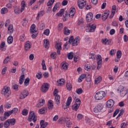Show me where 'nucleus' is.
Wrapping results in <instances>:
<instances>
[{
  "label": "nucleus",
  "mask_w": 128,
  "mask_h": 128,
  "mask_svg": "<svg viewBox=\"0 0 128 128\" xmlns=\"http://www.w3.org/2000/svg\"><path fill=\"white\" fill-rule=\"evenodd\" d=\"M80 38L79 36H76L74 39V36H71L69 38L68 42L70 44H72V46H76L80 44Z\"/></svg>",
  "instance_id": "1"
},
{
  "label": "nucleus",
  "mask_w": 128,
  "mask_h": 128,
  "mask_svg": "<svg viewBox=\"0 0 128 128\" xmlns=\"http://www.w3.org/2000/svg\"><path fill=\"white\" fill-rule=\"evenodd\" d=\"M1 94L2 96H4L6 98H10V94H12V92H10V88L4 86L1 91Z\"/></svg>",
  "instance_id": "2"
},
{
  "label": "nucleus",
  "mask_w": 128,
  "mask_h": 128,
  "mask_svg": "<svg viewBox=\"0 0 128 128\" xmlns=\"http://www.w3.org/2000/svg\"><path fill=\"white\" fill-rule=\"evenodd\" d=\"M104 96H106V92L104 91H99L96 94L94 98L97 100H100Z\"/></svg>",
  "instance_id": "3"
},
{
  "label": "nucleus",
  "mask_w": 128,
  "mask_h": 128,
  "mask_svg": "<svg viewBox=\"0 0 128 128\" xmlns=\"http://www.w3.org/2000/svg\"><path fill=\"white\" fill-rule=\"evenodd\" d=\"M88 28L86 29V32H94L96 28V25L92 23L87 24Z\"/></svg>",
  "instance_id": "4"
},
{
  "label": "nucleus",
  "mask_w": 128,
  "mask_h": 128,
  "mask_svg": "<svg viewBox=\"0 0 128 128\" xmlns=\"http://www.w3.org/2000/svg\"><path fill=\"white\" fill-rule=\"evenodd\" d=\"M118 92H120V96L124 97L128 94V89L124 88V87L120 86L118 88Z\"/></svg>",
  "instance_id": "5"
},
{
  "label": "nucleus",
  "mask_w": 128,
  "mask_h": 128,
  "mask_svg": "<svg viewBox=\"0 0 128 128\" xmlns=\"http://www.w3.org/2000/svg\"><path fill=\"white\" fill-rule=\"evenodd\" d=\"M36 116L34 112L30 111L28 118V120L30 122H36Z\"/></svg>",
  "instance_id": "6"
},
{
  "label": "nucleus",
  "mask_w": 128,
  "mask_h": 128,
  "mask_svg": "<svg viewBox=\"0 0 128 128\" xmlns=\"http://www.w3.org/2000/svg\"><path fill=\"white\" fill-rule=\"evenodd\" d=\"M58 89H54V96H55L54 102L56 104H60V96L58 94Z\"/></svg>",
  "instance_id": "7"
},
{
  "label": "nucleus",
  "mask_w": 128,
  "mask_h": 128,
  "mask_svg": "<svg viewBox=\"0 0 128 128\" xmlns=\"http://www.w3.org/2000/svg\"><path fill=\"white\" fill-rule=\"evenodd\" d=\"M97 60V70H100L102 68V59L100 55H98L96 58Z\"/></svg>",
  "instance_id": "8"
},
{
  "label": "nucleus",
  "mask_w": 128,
  "mask_h": 128,
  "mask_svg": "<svg viewBox=\"0 0 128 128\" xmlns=\"http://www.w3.org/2000/svg\"><path fill=\"white\" fill-rule=\"evenodd\" d=\"M102 108H104L102 104H99L94 108V112H100Z\"/></svg>",
  "instance_id": "9"
},
{
  "label": "nucleus",
  "mask_w": 128,
  "mask_h": 128,
  "mask_svg": "<svg viewBox=\"0 0 128 128\" xmlns=\"http://www.w3.org/2000/svg\"><path fill=\"white\" fill-rule=\"evenodd\" d=\"M70 104H72V96H69L67 100L66 104H63L62 108H64V110L68 108L70 106Z\"/></svg>",
  "instance_id": "10"
},
{
  "label": "nucleus",
  "mask_w": 128,
  "mask_h": 128,
  "mask_svg": "<svg viewBox=\"0 0 128 128\" xmlns=\"http://www.w3.org/2000/svg\"><path fill=\"white\" fill-rule=\"evenodd\" d=\"M49 86L50 84L48 83H44V85H42L41 88V91L42 92H46L47 90H48Z\"/></svg>",
  "instance_id": "11"
},
{
  "label": "nucleus",
  "mask_w": 128,
  "mask_h": 128,
  "mask_svg": "<svg viewBox=\"0 0 128 128\" xmlns=\"http://www.w3.org/2000/svg\"><path fill=\"white\" fill-rule=\"evenodd\" d=\"M108 16H110V11L108 10H104L102 16V20H106L108 18Z\"/></svg>",
  "instance_id": "12"
},
{
  "label": "nucleus",
  "mask_w": 128,
  "mask_h": 128,
  "mask_svg": "<svg viewBox=\"0 0 128 128\" xmlns=\"http://www.w3.org/2000/svg\"><path fill=\"white\" fill-rule=\"evenodd\" d=\"M114 104V101L112 100H109L106 102V106L108 108H112Z\"/></svg>",
  "instance_id": "13"
},
{
  "label": "nucleus",
  "mask_w": 128,
  "mask_h": 128,
  "mask_svg": "<svg viewBox=\"0 0 128 128\" xmlns=\"http://www.w3.org/2000/svg\"><path fill=\"white\" fill-rule=\"evenodd\" d=\"M94 18V15L92 13L89 12L86 16V20L88 22H90L92 20V18Z\"/></svg>",
  "instance_id": "14"
},
{
  "label": "nucleus",
  "mask_w": 128,
  "mask_h": 128,
  "mask_svg": "<svg viewBox=\"0 0 128 128\" xmlns=\"http://www.w3.org/2000/svg\"><path fill=\"white\" fill-rule=\"evenodd\" d=\"M28 96V91L24 90L20 94V100H24V98H26Z\"/></svg>",
  "instance_id": "15"
},
{
  "label": "nucleus",
  "mask_w": 128,
  "mask_h": 128,
  "mask_svg": "<svg viewBox=\"0 0 128 128\" xmlns=\"http://www.w3.org/2000/svg\"><path fill=\"white\" fill-rule=\"evenodd\" d=\"M86 1H84V2L82 1H78V4L79 8H84V5H86Z\"/></svg>",
  "instance_id": "16"
},
{
  "label": "nucleus",
  "mask_w": 128,
  "mask_h": 128,
  "mask_svg": "<svg viewBox=\"0 0 128 128\" xmlns=\"http://www.w3.org/2000/svg\"><path fill=\"white\" fill-rule=\"evenodd\" d=\"M48 122H45L44 120H41L40 122V128H46L48 126Z\"/></svg>",
  "instance_id": "17"
},
{
  "label": "nucleus",
  "mask_w": 128,
  "mask_h": 128,
  "mask_svg": "<svg viewBox=\"0 0 128 128\" xmlns=\"http://www.w3.org/2000/svg\"><path fill=\"white\" fill-rule=\"evenodd\" d=\"M74 14H76V8H71L69 10L68 16L72 18L74 16Z\"/></svg>",
  "instance_id": "18"
},
{
  "label": "nucleus",
  "mask_w": 128,
  "mask_h": 128,
  "mask_svg": "<svg viewBox=\"0 0 128 128\" xmlns=\"http://www.w3.org/2000/svg\"><path fill=\"white\" fill-rule=\"evenodd\" d=\"M31 46L30 41L26 42L24 44L25 50H30Z\"/></svg>",
  "instance_id": "19"
},
{
  "label": "nucleus",
  "mask_w": 128,
  "mask_h": 128,
  "mask_svg": "<svg viewBox=\"0 0 128 128\" xmlns=\"http://www.w3.org/2000/svg\"><path fill=\"white\" fill-rule=\"evenodd\" d=\"M61 66L62 70H66L68 68V63L62 62L61 64Z\"/></svg>",
  "instance_id": "20"
},
{
  "label": "nucleus",
  "mask_w": 128,
  "mask_h": 128,
  "mask_svg": "<svg viewBox=\"0 0 128 128\" xmlns=\"http://www.w3.org/2000/svg\"><path fill=\"white\" fill-rule=\"evenodd\" d=\"M44 46L47 50L50 48V41L48 39L44 40Z\"/></svg>",
  "instance_id": "21"
},
{
  "label": "nucleus",
  "mask_w": 128,
  "mask_h": 128,
  "mask_svg": "<svg viewBox=\"0 0 128 128\" xmlns=\"http://www.w3.org/2000/svg\"><path fill=\"white\" fill-rule=\"evenodd\" d=\"M47 112H48V108H46V107L43 108L39 110V112L40 114H46Z\"/></svg>",
  "instance_id": "22"
},
{
  "label": "nucleus",
  "mask_w": 128,
  "mask_h": 128,
  "mask_svg": "<svg viewBox=\"0 0 128 128\" xmlns=\"http://www.w3.org/2000/svg\"><path fill=\"white\" fill-rule=\"evenodd\" d=\"M30 32L31 34H36V24H33L30 26Z\"/></svg>",
  "instance_id": "23"
},
{
  "label": "nucleus",
  "mask_w": 128,
  "mask_h": 128,
  "mask_svg": "<svg viewBox=\"0 0 128 128\" xmlns=\"http://www.w3.org/2000/svg\"><path fill=\"white\" fill-rule=\"evenodd\" d=\"M102 76H98V78H96L94 80V84H98L102 82Z\"/></svg>",
  "instance_id": "24"
},
{
  "label": "nucleus",
  "mask_w": 128,
  "mask_h": 128,
  "mask_svg": "<svg viewBox=\"0 0 128 128\" xmlns=\"http://www.w3.org/2000/svg\"><path fill=\"white\" fill-rule=\"evenodd\" d=\"M8 34H12L14 32V26H12V25H10L8 26Z\"/></svg>",
  "instance_id": "25"
},
{
  "label": "nucleus",
  "mask_w": 128,
  "mask_h": 128,
  "mask_svg": "<svg viewBox=\"0 0 128 128\" xmlns=\"http://www.w3.org/2000/svg\"><path fill=\"white\" fill-rule=\"evenodd\" d=\"M21 10L20 12H22L24 10V8H26V1L22 0L21 2Z\"/></svg>",
  "instance_id": "26"
},
{
  "label": "nucleus",
  "mask_w": 128,
  "mask_h": 128,
  "mask_svg": "<svg viewBox=\"0 0 128 128\" xmlns=\"http://www.w3.org/2000/svg\"><path fill=\"white\" fill-rule=\"evenodd\" d=\"M48 110H52V108H54V104H52V100H48Z\"/></svg>",
  "instance_id": "27"
},
{
  "label": "nucleus",
  "mask_w": 128,
  "mask_h": 128,
  "mask_svg": "<svg viewBox=\"0 0 128 128\" xmlns=\"http://www.w3.org/2000/svg\"><path fill=\"white\" fill-rule=\"evenodd\" d=\"M86 78V74H82L78 79V82H82V80H84Z\"/></svg>",
  "instance_id": "28"
},
{
  "label": "nucleus",
  "mask_w": 128,
  "mask_h": 128,
  "mask_svg": "<svg viewBox=\"0 0 128 128\" xmlns=\"http://www.w3.org/2000/svg\"><path fill=\"white\" fill-rule=\"evenodd\" d=\"M80 105H78V103H75L72 106V110H76H76H78V108H80Z\"/></svg>",
  "instance_id": "29"
},
{
  "label": "nucleus",
  "mask_w": 128,
  "mask_h": 128,
  "mask_svg": "<svg viewBox=\"0 0 128 128\" xmlns=\"http://www.w3.org/2000/svg\"><path fill=\"white\" fill-rule=\"evenodd\" d=\"M64 34L68 36L70 34V30H68L67 27H64Z\"/></svg>",
  "instance_id": "30"
},
{
  "label": "nucleus",
  "mask_w": 128,
  "mask_h": 128,
  "mask_svg": "<svg viewBox=\"0 0 128 128\" xmlns=\"http://www.w3.org/2000/svg\"><path fill=\"white\" fill-rule=\"evenodd\" d=\"M57 82L59 86H62L64 84V78L60 79L57 81Z\"/></svg>",
  "instance_id": "31"
},
{
  "label": "nucleus",
  "mask_w": 128,
  "mask_h": 128,
  "mask_svg": "<svg viewBox=\"0 0 128 128\" xmlns=\"http://www.w3.org/2000/svg\"><path fill=\"white\" fill-rule=\"evenodd\" d=\"M102 42L104 44H110V40H108V39L106 38L104 39H102Z\"/></svg>",
  "instance_id": "32"
},
{
  "label": "nucleus",
  "mask_w": 128,
  "mask_h": 128,
  "mask_svg": "<svg viewBox=\"0 0 128 128\" xmlns=\"http://www.w3.org/2000/svg\"><path fill=\"white\" fill-rule=\"evenodd\" d=\"M24 78H25L24 74H23L20 76V80H19L20 84H22V83L24 82Z\"/></svg>",
  "instance_id": "33"
},
{
  "label": "nucleus",
  "mask_w": 128,
  "mask_h": 128,
  "mask_svg": "<svg viewBox=\"0 0 128 128\" xmlns=\"http://www.w3.org/2000/svg\"><path fill=\"white\" fill-rule=\"evenodd\" d=\"M64 122H66L67 128H70V126H72V122H70V120H66L65 119L64 120Z\"/></svg>",
  "instance_id": "34"
},
{
  "label": "nucleus",
  "mask_w": 128,
  "mask_h": 128,
  "mask_svg": "<svg viewBox=\"0 0 128 128\" xmlns=\"http://www.w3.org/2000/svg\"><path fill=\"white\" fill-rule=\"evenodd\" d=\"M9 62H10V58L8 56L4 60L3 63L6 64H8Z\"/></svg>",
  "instance_id": "35"
},
{
  "label": "nucleus",
  "mask_w": 128,
  "mask_h": 128,
  "mask_svg": "<svg viewBox=\"0 0 128 128\" xmlns=\"http://www.w3.org/2000/svg\"><path fill=\"white\" fill-rule=\"evenodd\" d=\"M8 120L11 126H14V124H16V119H8Z\"/></svg>",
  "instance_id": "36"
},
{
  "label": "nucleus",
  "mask_w": 128,
  "mask_h": 128,
  "mask_svg": "<svg viewBox=\"0 0 128 128\" xmlns=\"http://www.w3.org/2000/svg\"><path fill=\"white\" fill-rule=\"evenodd\" d=\"M12 42H14V38L12 36H10L8 38V42L9 44H12Z\"/></svg>",
  "instance_id": "37"
},
{
  "label": "nucleus",
  "mask_w": 128,
  "mask_h": 128,
  "mask_svg": "<svg viewBox=\"0 0 128 128\" xmlns=\"http://www.w3.org/2000/svg\"><path fill=\"white\" fill-rule=\"evenodd\" d=\"M64 9H61L59 12L56 14V16H62V14H64Z\"/></svg>",
  "instance_id": "38"
},
{
  "label": "nucleus",
  "mask_w": 128,
  "mask_h": 128,
  "mask_svg": "<svg viewBox=\"0 0 128 128\" xmlns=\"http://www.w3.org/2000/svg\"><path fill=\"white\" fill-rule=\"evenodd\" d=\"M8 12V10L6 8H4L1 10V14H6Z\"/></svg>",
  "instance_id": "39"
},
{
  "label": "nucleus",
  "mask_w": 128,
  "mask_h": 128,
  "mask_svg": "<svg viewBox=\"0 0 128 128\" xmlns=\"http://www.w3.org/2000/svg\"><path fill=\"white\" fill-rule=\"evenodd\" d=\"M56 50H62V44L60 42H57L56 44Z\"/></svg>",
  "instance_id": "40"
},
{
  "label": "nucleus",
  "mask_w": 128,
  "mask_h": 128,
  "mask_svg": "<svg viewBox=\"0 0 128 128\" xmlns=\"http://www.w3.org/2000/svg\"><path fill=\"white\" fill-rule=\"evenodd\" d=\"M68 60H72V58H74V52H70L68 54Z\"/></svg>",
  "instance_id": "41"
},
{
  "label": "nucleus",
  "mask_w": 128,
  "mask_h": 128,
  "mask_svg": "<svg viewBox=\"0 0 128 128\" xmlns=\"http://www.w3.org/2000/svg\"><path fill=\"white\" fill-rule=\"evenodd\" d=\"M10 122L8 121V120H7L6 122H4V128H8V126H10Z\"/></svg>",
  "instance_id": "42"
},
{
  "label": "nucleus",
  "mask_w": 128,
  "mask_h": 128,
  "mask_svg": "<svg viewBox=\"0 0 128 128\" xmlns=\"http://www.w3.org/2000/svg\"><path fill=\"white\" fill-rule=\"evenodd\" d=\"M30 78H27L25 79V81L24 82V86H28V84H30Z\"/></svg>",
  "instance_id": "43"
},
{
  "label": "nucleus",
  "mask_w": 128,
  "mask_h": 128,
  "mask_svg": "<svg viewBox=\"0 0 128 128\" xmlns=\"http://www.w3.org/2000/svg\"><path fill=\"white\" fill-rule=\"evenodd\" d=\"M36 78L38 80H40V78H42V72L37 73L36 74Z\"/></svg>",
  "instance_id": "44"
},
{
  "label": "nucleus",
  "mask_w": 128,
  "mask_h": 128,
  "mask_svg": "<svg viewBox=\"0 0 128 128\" xmlns=\"http://www.w3.org/2000/svg\"><path fill=\"white\" fill-rule=\"evenodd\" d=\"M42 70H46V61H44V60H42Z\"/></svg>",
  "instance_id": "45"
},
{
  "label": "nucleus",
  "mask_w": 128,
  "mask_h": 128,
  "mask_svg": "<svg viewBox=\"0 0 128 128\" xmlns=\"http://www.w3.org/2000/svg\"><path fill=\"white\" fill-rule=\"evenodd\" d=\"M20 9L18 8V7H16L14 8V12L16 14H20Z\"/></svg>",
  "instance_id": "46"
},
{
  "label": "nucleus",
  "mask_w": 128,
  "mask_h": 128,
  "mask_svg": "<svg viewBox=\"0 0 128 128\" xmlns=\"http://www.w3.org/2000/svg\"><path fill=\"white\" fill-rule=\"evenodd\" d=\"M54 0H49L48 2L47 3L48 6H52L54 3Z\"/></svg>",
  "instance_id": "47"
},
{
  "label": "nucleus",
  "mask_w": 128,
  "mask_h": 128,
  "mask_svg": "<svg viewBox=\"0 0 128 128\" xmlns=\"http://www.w3.org/2000/svg\"><path fill=\"white\" fill-rule=\"evenodd\" d=\"M116 58H122V51H120V50H118L116 52Z\"/></svg>",
  "instance_id": "48"
},
{
  "label": "nucleus",
  "mask_w": 128,
  "mask_h": 128,
  "mask_svg": "<svg viewBox=\"0 0 128 128\" xmlns=\"http://www.w3.org/2000/svg\"><path fill=\"white\" fill-rule=\"evenodd\" d=\"M10 114H12V112L9 111V112H6L4 113V116L6 118H8V116H10Z\"/></svg>",
  "instance_id": "49"
},
{
  "label": "nucleus",
  "mask_w": 128,
  "mask_h": 128,
  "mask_svg": "<svg viewBox=\"0 0 128 128\" xmlns=\"http://www.w3.org/2000/svg\"><path fill=\"white\" fill-rule=\"evenodd\" d=\"M66 88L67 90H68L69 91H70L72 88V84H70V83H67Z\"/></svg>",
  "instance_id": "50"
},
{
  "label": "nucleus",
  "mask_w": 128,
  "mask_h": 128,
  "mask_svg": "<svg viewBox=\"0 0 128 128\" xmlns=\"http://www.w3.org/2000/svg\"><path fill=\"white\" fill-rule=\"evenodd\" d=\"M44 14V10H42L40 12H39L36 17V20H38V18H40V16H42Z\"/></svg>",
  "instance_id": "51"
},
{
  "label": "nucleus",
  "mask_w": 128,
  "mask_h": 128,
  "mask_svg": "<svg viewBox=\"0 0 128 128\" xmlns=\"http://www.w3.org/2000/svg\"><path fill=\"white\" fill-rule=\"evenodd\" d=\"M28 110L26 109H24L22 110V116H28Z\"/></svg>",
  "instance_id": "52"
},
{
  "label": "nucleus",
  "mask_w": 128,
  "mask_h": 128,
  "mask_svg": "<svg viewBox=\"0 0 128 128\" xmlns=\"http://www.w3.org/2000/svg\"><path fill=\"white\" fill-rule=\"evenodd\" d=\"M83 92H84V90H82V88H80L76 90V94H82Z\"/></svg>",
  "instance_id": "53"
},
{
  "label": "nucleus",
  "mask_w": 128,
  "mask_h": 128,
  "mask_svg": "<svg viewBox=\"0 0 128 128\" xmlns=\"http://www.w3.org/2000/svg\"><path fill=\"white\" fill-rule=\"evenodd\" d=\"M92 80V76L89 74L87 76H86V82H90Z\"/></svg>",
  "instance_id": "54"
},
{
  "label": "nucleus",
  "mask_w": 128,
  "mask_h": 128,
  "mask_svg": "<svg viewBox=\"0 0 128 128\" xmlns=\"http://www.w3.org/2000/svg\"><path fill=\"white\" fill-rule=\"evenodd\" d=\"M44 34H45V36H48L50 35V29H48V28L46 29L44 32Z\"/></svg>",
  "instance_id": "55"
},
{
  "label": "nucleus",
  "mask_w": 128,
  "mask_h": 128,
  "mask_svg": "<svg viewBox=\"0 0 128 128\" xmlns=\"http://www.w3.org/2000/svg\"><path fill=\"white\" fill-rule=\"evenodd\" d=\"M90 57L89 58L90 60H96V54H94L92 53L90 54Z\"/></svg>",
  "instance_id": "56"
},
{
  "label": "nucleus",
  "mask_w": 128,
  "mask_h": 128,
  "mask_svg": "<svg viewBox=\"0 0 128 128\" xmlns=\"http://www.w3.org/2000/svg\"><path fill=\"white\" fill-rule=\"evenodd\" d=\"M18 110V109L16 108H13L12 110H10L12 112V114H16Z\"/></svg>",
  "instance_id": "57"
},
{
  "label": "nucleus",
  "mask_w": 128,
  "mask_h": 128,
  "mask_svg": "<svg viewBox=\"0 0 128 128\" xmlns=\"http://www.w3.org/2000/svg\"><path fill=\"white\" fill-rule=\"evenodd\" d=\"M46 28V24H44L42 23L40 25V30H44V28Z\"/></svg>",
  "instance_id": "58"
},
{
  "label": "nucleus",
  "mask_w": 128,
  "mask_h": 128,
  "mask_svg": "<svg viewBox=\"0 0 128 128\" xmlns=\"http://www.w3.org/2000/svg\"><path fill=\"white\" fill-rule=\"evenodd\" d=\"M4 106L6 108H12V104H10L6 103Z\"/></svg>",
  "instance_id": "59"
},
{
  "label": "nucleus",
  "mask_w": 128,
  "mask_h": 128,
  "mask_svg": "<svg viewBox=\"0 0 128 128\" xmlns=\"http://www.w3.org/2000/svg\"><path fill=\"white\" fill-rule=\"evenodd\" d=\"M84 68L86 70H88V72H90V66H88V65H85Z\"/></svg>",
  "instance_id": "60"
},
{
  "label": "nucleus",
  "mask_w": 128,
  "mask_h": 128,
  "mask_svg": "<svg viewBox=\"0 0 128 128\" xmlns=\"http://www.w3.org/2000/svg\"><path fill=\"white\" fill-rule=\"evenodd\" d=\"M50 56L52 58H56V52H53L51 54H50Z\"/></svg>",
  "instance_id": "61"
},
{
  "label": "nucleus",
  "mask_w": 128,
  "mask_h": 128,
  "mask_svg": "<svg viewBox=\"0 0 128 128\" xmlns=\"http://www.w3.org/2000/svg\"><path fill=\"white\" fill-rule=\"evenodd\" d=\"M24 40H26L25 35H24V34H23L22 35L20 36V42H24Z\"/></svg>",
  "instance_id": "62"
},
{
  "label": "nucleus",
  "mask_w": 128,
  "mask_h": 128,
  "mask_svg": "<svg viewBox=\"0 0 128 128\" xmlns=\"http://www.w3.org/2000/svg\"><path fill=\"white\" fill-rule=\"evenodd\" d=\"M126 14H127V17L126 18V21H125V24H126V28H128V10L126 12Z\"/></svg>",
  "instance_id": "63"
},
{
  "label": "nucleus",
  "mask_w": 128,
  "mask_h": 128,
  "mask_svg": "<svg viewBox=\"0 0 128 128\" xmlns=\"http://www.w3.org/2000/svg\"><path fill=\"white\" fill-rule=\"evenodd\" d=\"M128 126V124L126 122H122L120 124V128H126V127Z\"/></svg>",
  "instance_id": "64"
}]
</instances>
